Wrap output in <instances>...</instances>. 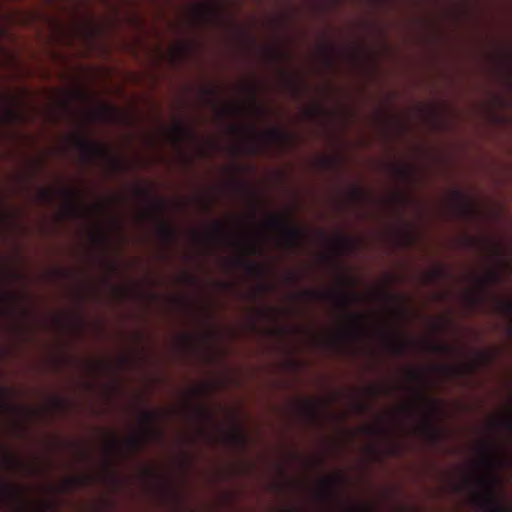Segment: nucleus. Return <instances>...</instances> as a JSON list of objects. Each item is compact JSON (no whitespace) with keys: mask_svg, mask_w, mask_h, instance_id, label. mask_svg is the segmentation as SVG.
I'll list each match as a JSON object with an SVG mask.
<instances>
[{"mask_svg":"<svg viewBox=\"0 0 512 512\" xmlns=\"http://www.w3.org/2000/svg\"><path fill=\"white\" fill-rule=\"evenodd\" d=\"M4 120L6 123H18L23 120V115L18 110L8 107L4 113Z\"/></svg>","mask_w":512,"mask_h":512,"instance_id":"obj_19","label":"nucleus"},{"mask_svg":"<svg viewBox=\"0 0 512 512\" xmlns=\"http://www.w3.org/2000/svg\"><path fill=\"white\" fill-rule=\"evenodd\" d=\"M498 274L495 271H491L487 277L479 279V289L481 294H484L490 284L498 281Z\"/></svg>","mask_w":512,"mask_h":512,"instance_id":"obj_20","label":"nucleus"},{"mask_svg":"<svg viewBox=\"0 0 512 512\" xmlns=\"http://www.w3.org/2000/svg\"><path fill=\"white\" fill-rule=\"evenodd\" d=\"M266 289H267V286H265V285H262V286H261V290H262V291H265Z\"/></svg>","mask_w":512,"mask_h":512,"instance_id":"obj_60","label":"nucleus"},{"mask_svg":"<svg viewBox=\"0 0 512 512\" xmlns=\"http://www.w3.org/2000/svg\"><path fill=\"white\" fill-rule=\"evenodd\" d=\"M446 274H447V272L444 268H436L428 274L427 278H428L429 282H434V281L446 276Z\"/></svg>","mask_w":512,"mask_h":512,"instance_id":"obj_22","label":"nucleus"},{"mask_svg":"<svg viewBox=\"0 0 512 512\" xmlns=\"http://www.w3.org/2000/svg\"><path fill=\"white\" fill-rule=\"evenodd\" d=\"M289 82H290V85L295 88V82H294V79L292 78H289Z\"/></svg>","mask_w":512,"mask_h":512,"instance_id":"obj_55","label":"nucleus"},{"mask_svg":"<svg viewBox=\"0 0 512 512\" xmlns=\"http://www.w3.org/2000/svg\"><path fill=\"white\" fill-rule=\"evenodd\" d=\"M476 369V366H472L469 368V371H474Z\"/></svg>","mask_w":512,"mask_h":512,"instance_id":"obj_62","label":"nucleus"},{"mask_svg":"<svg viewBox=\"0 0 512 512\" xmlns=\"http://www.w3.org/2000/svg\"><path fill=\"white\" fill-rule=\"evenodd\" d=\"M482 453L485 457V464L489 467V469H492L494 466V459H495V446L491 444H484L482 447Z\"/></svg>","mask_w":512,"mask_h":512,"instance_id":"obj_18","label":"nucleus"},{"mask_svg":"<svg viewBox=\"0 0 512 512\" xmlns=\"http://www.w3.org/2000/svg\"><path fill=\"white\" fill-rule=\"evenodd\" d=\"M325 111L323 110V108L321 107H313V108H310L308 111H307V114L309 117L311 118H316L318 117L319 115L323 114Z\"/></svg>","mask_w":512,"mask_h":512,"instance_id":"obj_31","label":"nucleus"},{"mask_svg":"<svg viewBox=\"0 0 512 512\" xmlns=\"http://www.w3.org/2000/svg\"><path fill=\"white\" fill-rule=\"evenodd\" d=\"M335 242L341 250H348L352 245V239L345 236L337 237Z\"/></svg>","mask_w":512,"mask_h":512,"instance_id":"obj_23","label":"nucleus"},{"mask_svg":"<svg viewBox=\"0 0 512 512\" xmlns=\"http://www.w3.org/2000/svg\"><path fill=\"white\" fill-rule=\"evenodd\" d=\"M420 430L432 443H436L442 438V432L432 423L429 416L425 417Z\"/></svg>","mask_w":512,"mask_h":512,"instance_id":"obj_9","label":"nucleus"},{"mask_svg":"<svg viewBox=\"0 0 512 512\" xmlns=\"http://www.w3.org/2000/svg\"><path fill=\"white\" fill-rule=\"evenodd\" d=\"M266 136L269 141L280 145H287L292 141L291 135L279 128L270 129Z\"/></svg>","mask_w":512,"mask_h":512,"instance_id":"obj_14","label":"nucleus"},{"mask_svg":"<svg viewBox=\"0 0 512 512\" xmlns=\"http://www.w3.org/2000/svg\"><path fill=\"white\" fill-rule=\"evenodd\" d=\"M97 240H98L101 244L106 243V241H107V236H106V234H104L103 232L98 233V235H97Z\"/></svg>","mask_w":512,"mask_h":512,"instance_id":"obj_41","label":"nucleus"},{"mask_svg":"<svg viewBox=\"0 0 512 512\" xmlns=\"http://www.w3.org/2000/svg\"><path fill=\"white\" fill-rule=\"evenodd\" d=\"M480 359H481L482 363H486V362L490 361V357L486 354H481Z\"/></svg>","mask_w":512,"mask_h":512,"instance_id":"obj_46","label":"nucleus"},{"mask_svg":"<svg viewBox=\"0 0 512 512\" xmlns=\"http://www.w3.org/2000/svg\"><path fill=\"white\" fill-rule=\"evenodd\" d=\"M271 229L281 232L284 245L291 250L299 248L305 233L301 227L295 226L290 223L288 218L282 215H273L267 222Z\"/></svg>","mask_w":512,"mask_h":512,"instance_id":"obj_4","label":"nucleus"},{"mask_svg":"<svg viewBox=\"0 0 512 512\" xmlns=\"http://www.w3.org/2000/svg\"><path fill=\"white\" fill-rule=\"evenodd\" d=\"M305 410L306 412L312 417L315 418L318 413V407L315 403L309 402L305 404Z\"/></svg>","mask_w":512,"mask_h":512,"instance_id":"obj_29","label":"nucleus"},{"mask_svg":"<svg viewBox=\"0 0 512 512\" xmlns=\"http://www.w3.org/2000/svg\"><path fill=\"white\" fill-rule=\"evenodd\" d=\"M7 297L11 299V298H14V295L8 294Z\"/></svg>","mask_w":512,"mask_h":512,"instance_id":"obj_63","label":"nucleus"},{"mask_svg":"<svg viewBox=\"0 0 512 512\" xmlns=\"http://www.w3.org/2000/svg\"><path fill=\"white\" fill-rule=\"evenodd\" d=\"M118 447V440L113 436L110 442V448L114 449Z\"/></svg>","mask_w":512,"mask_h":512,"instance_id":"obj_43","label":"nucleus"},{"mask_svg":"<svg viewBox=\"0 0 512 512\" xmlns=\"http://www.w3.org/2000/svg\"><path fill=\"white\" fill-rule=\"evenodd\" d=\"M250 132L255 136L256 135V129L255 127H250Z\"/></svg>","mask_w":512,"mask_h":512,"instance_id":"obj_56","label":"nucleus"},{"mask_svg":"<svg viewBox=\"0 0 512 512\" xmlns=\"http://www.w3.org/2000/svg\"><path fill=\"white\" fill-rule=\"evenodd\" d=\"M500 424L505 427L507 430L512 432V417L509 419H504L500 421Z\"/></svg>","mask_w":512,"mask_h":512,"instance_id":"obj_36","label":"nucleus"},{"mask_svg":"<svg viewBox=\"0 0 512 512\" xmlns=\"http://www.w3.org/2000/svg\"><path fill=\"white\" fill-rule=\"evenodd\" d=\"M499 309L501 313L505 316H511L512 315V302L510 301H502L499 304Z\"/></svg>","mask_w":512,"mask_h":512,"instance_id":"obj_27","label":"nucleus"},{"mask_svg":"<svg viewBox=\"0 0 512 512\" xmlns=\"http://www.w3.org/2000/svg\"><path fill=\"white\" fill-rule=\"evenodd\" d=\"M90 482V478L86 476H72L67 477L62 485L64 492H70L77 488L83 487Z\"/></svg>","mask_w":512,"mask_h":512,"instance_id":"obj_13","label":"nucleus"},{"mask_svg":"<svg viewBox=\"0 0 512 512\" xmlns=\"http://www.w3.org/2000/svg\"><path fill=\"white\" fill-rule=\"evenodd\" d=\"M226 112H229V113H235V112H236V110H235V108L228 107V108H226Z\"/></svg>","mask_w":512,"mask_h":512,"instance_id":"obj_50","label":"nucleus"},{"mask_svg":"<svg viewBox=\"0 0 512 512\" xmlns=\"http://www.w3.org/2000/svg\"><path fill=\"white\" fill-rule=\"evenodd\" d=\"M238 265L244 267L250 274L257 275L259 277H263L266 273L265 268L253 261H249L244 256L238 258L237 260Z\"/></svg>","mask_w":512,"mask_h":512,"instance_id":"obj_15","label":"nucleus"},{"mask_svg":"<svg viewBox=\"0 0 512 512\" xmlns=\"http://www.w3.org/2000/svg\"><path fill=\"white\" fill-rule=\"evenodd\" d=\"M385 336L393 354L404 355L407 352L411 344L408 340L401 339L390 331H386Z\"/></svg>","mask_w":512,"mask_h":512,"instance_id":"obj_6","label":"nucleus"},{"mask_svg":"<svg viewBox=\"0 0 512 512\" xmlns=\"http://www.w3.org/2000/svg\"><path fill=\"white\" fill-rule=\"evenodd\" d=\"M159 419V414L155 411H144L141 415V420L144 425V432L142 436H129L126 439L127 447L132 451L140 450L145 442L157 436L158 433L154 428L155 422Z\"/></svg>","mask_w":512,"mask_h":512,"instance_id":"obj_5","label":"nucleus"},{"mask_svg":"<svg viewBox=\"0 0 512 512\" xmlns=\"http://www.w3.org/2000/svg\"><path fill=\"white\" fill-rule=\"evenodd\" d=\"M343 481V477L339 475L329 476L322 479L321 486L325 495L333 497L338 487L342 485Z\"/></svg>","mask_w":512,"mask_h":512,"instance_id":"obj_10","label":"nucleus"},{"mask_svg":"<svg viewBox=\"0 0 512 512\" xmlns=\"http://www.w3.org/2000/svg\"><path fill=\"white\" fill-rule=\"evenodd\" d=\"M258 251H259V249H258V246L256 245V243L250 242L247 245V254L248 255H256L258 253Z\"/></svg>","mask_w":512,"mask_h":512,"instance_id":"obj_35","label":"nucleus"},{"mask_svg":"<svg viewBox=\"0 0 512 512\" xmlns=\"http://www.w3.org/2000/svg\"><path fill=\"white\" fill-rule=\"evenodd\" d=\"M391 298L395 299V300H400L401 297L398 296V295H390Z\"/></svg>","mask_w":512,"mask_h":512,"instance_id":"obj_57","label":"nucleus"},{"mask_svg":"<svg viewBox=\"0 0 512 512\" xmlns=\"http://www.w3.org/2000/svg\"><path fill=\"white\" fill-rule=\"evenodd\" d=\"M470 300L473 304H478L482 301V296H473Z\"/></svg>","mask_w":512,"mask_h":512,"instance_id":"obj_44","label":"nucleus"},{"mask_svg":"<svg viewBox=\"0 0 512 512\" xmlns=\"http://www.w3.org/2000/svg\"><path fill=\"white\" fill-rule=\"evenodd\" d=\"M350 192L354 200H361L365 196V192L361 188L356 186H353Z\"/></svg>","mask_w":512,"mask_h":512,"instance_id":"obj_30","label":"nucleus"},{"mask_svg":"<svg viewBox=\"0 0 512 512\" xmlns=\"http://www.w3.org/2000/svg\"><path fill=\"white\" fill-rule=\"evenodd\" d=\"M467 242L470 246L477 247L481 244L480 240L476 238L469 237L467 238Z\"/></svg>","mask_w":512,"mask_h":512,"instance_id":"obj_37","label":"nucleus"},{"mask_svg":"<svg viewBox=\"0 0 512 512\" xmlns=\"http://www.w3.org/2000/svg\"><path fill=\"white\" fill-rule=\"evenodd\" d=\"M205 93L209 96H214L216 94V90L213 88H209L205 91Z\"/></svg>","mask_w":512,"mask_h":512,"instance_id":"obj_47","label":"nucleus"},{"mask_svg":"<svg viewBox=\"0 0 512 512\" xmlns=\"http://www.w3.org/2000/svg\"><path fill=\"white\" fill-rule=\"evenodd\" d=\"M231 438L240 443H242L244 441V438L241 434H233V435H231Z\"/></svg>","mask_w":512,"mask_h":512,"instance_id":"obj_42","label":"nucleus"},{"mask_svg":"<svg viewBox=\"0 0 512 512\" xmlns=\"http://www.w3.org/2000/svg\"><path fill=\"white\" fill-rule=\"evenodd\" d=\"M172 135L177 143H180L186 139H194L195 134L190 127L182 122H178L172 129Z\"/></svg>","mask_w":512,"mask_h":512,"instance_id":"obj_12","label":"nucleus"},{"mask_svg":"<svg viewBox=\"0 0 512 512\" xmlns=\"http://www.w3.org/2000/svg\"><path fill=\"white\" fill-rule=\"evenodd\" d=\"M199 412L205 416H208L207 412L204 410V408H199Z\"/></svg>","mask_w":512,"mask_h":512,"instance_id":"obj_53","label":"nucleus"},{"mask_svg":"<svg viewBox=\"0 0 512 512\" xmlns=\"http://www.w3.org/2000/svg\"><path fill=\"white\" fill-rule=\"evenodd\" d=\"M61 195L66 202V213L70 217H76L79 215V208L76 203V192L69 188H63L60 190Z\"/></svg>","mask_w":512,"mask_h":512,"instance_id":"obj_8","label":"nucleus"},{"mask_svg":"<svg viewBox=\"0 0 512 512\" xmlns=\"http://www.w3.org/2000/svg\"><path fill=\"white\" fill-rule=\"evenodd\" d=\"M116 113H117V110L114 106L108 105V104L104 106L105 116L112 117V116L116 115Z\"/></svg>","mask_w":512,"mask_h":512,"instance_id":"obj_33","label":"nucleus"},{"mask_svg":"<svg viewBox=\"0 0 512 512\" xmlns=\"http://www.w3.org/2000/svg\"><path fill=\"white\" fill-rule=\"evenodd\" d=\"M446 371H448L451 374L454 375H461L467 372L468 369L460 366H449V367H443Z\"/></svg>","mask_w":512,"mask_h":512,"instance_id":"obj_28","label":"nucleus"},{"mask_svg":"<svg viewBox=\"0 0 512 512\" xmlns=\"http://www.w3.org/2000/svg\"><path fill=\"white\" fill-rule=\"evenodd\" d=\"M322 163L325 167H331L335 164V160L332 158H325L322 160Z\"/></svg>","mask_w":512,"mask_h":512,"instance_id":"obj_38","label":"nucleus"},{"mask_svg":"<svg viewBox=\"0 0 512 512\" xmlns=\"http://www.w3.org/2000/svg\"><path fill=\"white\" fill-rule=\"evenodd\" d=\"M275 333L278 334V335H283L284 331L281 330V329H277V330H275Z\"/></svg>","mask_w":512,"mask_h":512,"instance_id":"obj_54","label":"nucleus"},{"mask_svg":"<svg viewBox=\"0 0 512 512\" xmlns=\"http://www.w3.org/2000/svg\"><path fill=\"white\" fill-rule=\"evenodd\" d=\"M136 192L138 194V196L148 200V201H153L154 202V209H153V214L155 216H159L160 214H162L164 212V210L166 209V203L164 200L162 199H159V198H155L153 195H152V192L148 189V188H145V187H138L136 189Z\"/></svg>","mask_w":512,"mask_h":512,"instance_id":"obj_7","label":"nucleus"},{"mask_svg":"<svg viewBox=\"0 0 512 512\" xmlns=\"http://www.w3.org/2000/svg\"><path fill=\"white\" fill-rule=\"evenodd\" d=\"M158 233L161 240L167 244L174 242L177 236L175 228L163 219L159 220Z\"/></svg>","mask_w":512,"mask_h":512,"instance_id":"obj_11","label":"nucleus"},{"mask_svg":"<svg viewBox=\"0 0 512 512\" xmlns=\"http://www.w3.org/2000/svg\"><path fill=\"white\" fill-rule=\"evenodd\" d=\"M213 229L217 234H224L225 233V226L222 222L216 221L213 224Z\"/></svg>","mask_w":512,"mask_h":512,"instance_id":"obj_34","label":"nucleus"},{"mask_svg":"<svg viewBox=\"0 0 512 512\" xmlns=\"http://www.w3.org/2000/svg\"><path fill=\"white\" fill-rule=\"evenodd\" d=\"M496 480L494 475L477 478V483L483 488V492L475 494L474 501L486 512H511V507L502 503L495 492Z\"/></svg>","mask_w":512,"mask_h":512,"instance_id":"obj_3","label":"nucleus"},{"mask_svg":"<svg viewBox=\"0 0 512 512\" xmlns=\"http://www.w3.org/2000/svg\"><path fill=\"white\" fill-rule=\"evenodd\" d=\"M303 295L313 299L325 298L334 301L343 312H345L351 319L358 322L346 332V335L352 337L356 336L360 332L359 323L363 322L364 316L349 310L352 302L358 297L356 294L344 289H338L326 293H320L314 290H304Z\"/></svg>","mask_w":512,"mask_h":512,"instance_id":"obj_1","label":"nucleus"},{"mask_svg":"<svg viewBox=\"0 0 512 512\" xmlns=\"http://www.w3.org/2000/svg\"><path fill=\"white\" fill-rule=\"evenodd\" d=\"M289 279H290L291 281H294V280H295L294 275H290Z\"/></svg>","mask_w":512,"mask_h":512,"instance_id":"obj_61","label":"nucleus"},{"mask_svg":"<svg viewBox=\"0 0 512 512\" xmlns=\"http://www.w3.org/2000/svg\"><path fill=\"white\" fill-rule=\"evenodd\" d=\"M399 173H400V175H401L402 177H408V176H409V172H408V170H407V169H405V168H401V169H399Z\"/></svg>","mask_w":512,"mask_h":512,"instance_id":"obj_45","label":"nucleus"},{"mask_svg":"<svg viewBox=\"0 0 512 512\" xmlns=\"http://www.w3.org/2000/svg\"><path fill=\"white\" fill-rule=\"evenodd\" d=\"M256 150H257V147L255 145L250 147V152L251 153H253V154L256 153Z\"/></svg>","mask_w":512,"mask_h":512,"instance_id":"obj_51","label":"nucleus"},{"mask_svg":"<svg viewBox=\"0 0 512 512\" xmlns=\"http://www.w3.org/2000/svg\"><path fill=\"white\" fill-rule=\"evenodd\" d=\"M39 197L44 202H51L54 197V193L50 189L43 188L39 191Z\"/></svg>","mask_w":512,"mask_h":512,"instance_id":"obj_26","label":"nucleus"},{"mask_svg":"<svg viewBox=\"0 0 512 512\" xmlns=\"http://www.w3.org/2000/svg\"><path fill=\"white\" fill-rule=\"evenodd\" d=\"M1 494L2 496L14 501V502H20L22 499V493L21 490L9 483L3 482L1 484Z\"/></svg>","mask_w":512,"mask_h":512,"instance_id":"obj_16","label":"nucleus"},{"mask_svg":"<svg viewBox=\"0 0 512 512\" xmlns=\"http://www.w3.org/2000/svg\"><path fill=\"white\" fill-rule=\"evenodd\" d=\"M272 56H273V58L278 59L279 58V53L276 52V51H273L272 52Z\"/></svg>","mask_w":512,"mask_h":512,"instance_id":"obj_52","label":"nucleus"},{"mask_svg":"<svg viewBox=\"0 0 512 512\" xmlns=\"http://www.w3.org/2000/svg\"><path fill=\"white\" fill-rule=\"evenodd\" d=\"M232 129H233V131H234V132H236V133H239V132H241V131H242V129H241L240 127H238V126H233V128H232Z\"/></svg>","mask_w":512,"mask_h":512,"instance_id":"obj_49","label":"nucleus"},{"mask_svg":"<svg viewBox=\"0 0 512 512\" xmlns=\"http://www.w3.org/2000/svg\"><path fill=\"white\" fill-rule=\"evenodd\" d=\"M250 90V95H251V100H252V107L253 109L257 112V113H264V109L261 108L258 104H257V101H256V88L255 86H251L249 88Z\"/></svg>","mask_w":512,"mask_h":512,"instance_id":"obj_25","label":"nucleus"},{"mask_svg":"<svg viewBox=\"0 0 512 512\" xmlns=\"http://www.w3.org/2000/svg\"><path fill=\"white\" fill-rule=\"evenodd\" d=\"M359 408H360V410H364L366 407L363 404H359Z\"/></svg>","mask_w":512,"mask_h":512,"instance_id":"obj_59","label":"nucleus"},{"mask_svg":"<svg viewBox=\"0 0 512 512\" xmlns=\"http://www.w3.org/2000/svg\"><path fill=\"white\" fill-rule=\"evenodd\" d=\"M427 350L434 354H453L455 352L452 346L431 341L427 343Z\"/></svg>","mask_w":512,"mask_h":512,"instance_id":"obj_17","label":"nucleus"},{"mask_svg":"<svg viewBox=\"0 0 512 512\" xmlns=\"http://www.w3.org/2000/svg\"><path fill=\"white\" fill-rule=\"evenodd\" d=\"M464 212H465L466 214H469V213H471V209H470L469 207H465V208H464Z\"/></svg>","mask_w":512,"mask_h":512,"instance_id":"obj_58","label":"nucleus"},{"mask_svg":"<svg viewBox=\"0 0 512 512\" xmlns=\"http://www.w3.org/2000/svg\"><path fill=\"white\" fill-rule=\"evenodd\" d=\"M4 460H5V463L9 467H20V466H22V463L19 461V459H17L13 454H11L9 452H5Z\"/></svg>","mask_w":512,"mask_h":512,"instance_id":"obj_24","label":"nucleus"},{"mask_svg":"<svg viewBox=\"0 0 512 512\" xmlns=\"http://www.w3.org/2000/svg\"><path fill=\"white\" fill-rule=\"evenodd\" d=\"M73 141L85 162H91L95 159H104L109 161L116 171H120L125 168L123 161L115 157L103 144L92 141L83 134L73 136Z\"/></svg>","mask_w":512,"mask_h":512,"instance_id":"obj_2","label":"nucleus"},{"mask_svg":"<svg viewBox=\"0 0 512 512\" xmlns=\"http://www.w3.org/2000/svg\"><path fill=\"white\" fill-rule=\"evenodd\" d=\"M416 395L431 411L435 412L438 409L437 401L428 397L422 390L417 389Z\"/></svg>","mask_w":512,"mask_h":512,"instance_id":"obj_21","label":"nucleus"},{"mask_svg":"<svg viewBox=\"0 0 512 512\" xmlns=\"http://www.w3.org/2000/svg\"><path fill=\"white\" fill-rule=\"evenodd\" d=\"M214 10L212 8H203L201 10L200 16L205 17L206 15L213 14Z\"/></svg>","mask_w":512,"mask_h":512,"instance_id":"obj_40","label":"nucleus"},{"mask_svg":"<svg viewBox=\"0 0 512 512\" xmlns=\"http://www.w3.org/2000/svg\"><path fill=\"white\" fill-rule=\"evenodd\" d=\"M369 392L372 394V395H378L379 394V389L376 388V387H371L369 388Z\"/></svg>","mask_w":512,"mask_h":512,"instance_id":"obj_48","label":"nucleus"},{"mask_svg":"<svg viewBox=\"0 0 512 512\" xmlns=\"http://www.w3.org/2000/svg\"><path fill=\"white\" fill-rule=\"evenodd\" d=\"M367 432L369 434H373V435L383 433V431L381 429L376 428V427H368Z\"/></svg>","mask_w":512,"mask_h":512,"instance_id":"obj_39","label":"nucleus"},{"mask_svg":"<svg viewBox=\"0 0 512 512\" xmlns=\"http://www.w3.org/2000/svg\"><path fill=\"white\" fill-rule=\"evenodd\" d=\"M408 375L410 378H412L413 380H416V381H420V380L424 379V375L414 369H409Z\"/></svg>","mask_w":512,"mask_h":512,"instance_id":"obj_32","label":"nucleus"},{"mask_svg":"<svg viewBox=\"0 0 512 512\" xmlns=\"http://www.w3.org/2000/svg\"><path fill=\"white\" fill-rule=\"evenodd\" d=\"M187 277H188L190 280H192V281H194V280H195V279H194V277H192V276H187Z\"/></svg>","mask_w":512,"mask_h":512,"instance_id":"obj_64","label":"nucleus"}]
</instances>
